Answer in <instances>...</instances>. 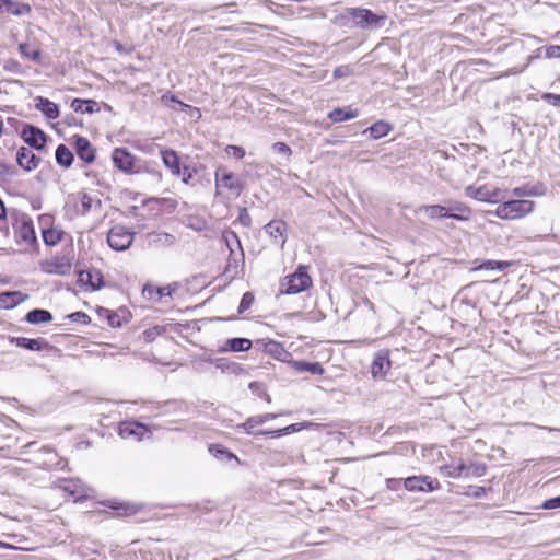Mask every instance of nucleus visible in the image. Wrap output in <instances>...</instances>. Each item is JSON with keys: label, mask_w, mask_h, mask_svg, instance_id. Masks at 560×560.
<instances>
[{"label": "nucleus", "mask_w": 560, "mask_h": 560, "mask_svg": "<svg viewBox=\"0 0 560 560\" xmlns=\"http://www.w3.org/2000/svg\"><path fill=\"white\" fill-rule=\"evenodd\" d=\"M12 219L18 244H23L28 248L36 247L38 242L31 217L25 213L13 212Z\"/></svg>", "instance_id": "f257e3e1"}, {"label": "nucleus", "mask_w": 560, "mask_h": 560, "mask_svg": "<svg viewBox=\"0 0 560 560\" xmlns=\"http://www.w3.org/2000/svg\"><path fill=\"white\" fill-rule=\"evenodd\" d=\"M535 202L526 199H514L501 202L494 214L501 220H517L534 211Z\"/></svg>", "instance_id": "f03ea898"}, {"label": "nucleus", "mask_w": 560, "mask_h": 560, "mask_svg": "<svg viewBox=\"0 0 560 560\" xmlns=\"http://www.w3.org/2000/svg\"><path fill=\"white\" fill-rule=\"evenodd\" d=\"M312 278L305 266H300L292 275L287 276L280 285L281 293L298 294L312 287Z\"/></svg>", "instance_id": "7ed1b4c3"}, {"label": "nucleus", "mask_w": 560, "mask_h": 560, "mask_svg": "<svg viewBox=\"0 0 560 560\" xmlns=\"http://www.w3.org/2000/svg\"><path fill=\"white\" fill-rule=\"evenodd\" d=\"M341 19L352 21L361 28H373L381 26V22L385 20L384 15H377L368 9L349 8L340 15Z\"/></svg>", "instance_id": "20e7f679"}, {"label": "nucleus", "mask_w": 560, "mask_h": 560, "mask_svg": "<svg viewBox=\"0 0 560 560\" xmlns=\"http://www.w3.org/2000/svg\"><path fill=\"white\" fill-rule=\"evenodd\" d=\"M465 195L477 201L498 203L505 199V191L491 185H469L465 188Z\"/></svg>", "instance_id": "39448f33"}, {"label": "nucleus", "mask_w": 560, "mask_h": 560, "mask_svg": "<svg viewBox=\"0 0 560 560\" xmlns=\"http://www.w3.org/2000/svg\"><path fill=\"white\" fill-rule=\"evenodd\" d=\"M118 434L124 440L140 442L145 439H150L152 431L144 423L135 420H126L119 423Z\"/></svg>", "instance_id": "423d86ee"}, {"label": "nucleus", "mask_w": 560, "mask_h": 560, "mask_svg": "<svg viewBox=\"0 0 560 560\" xmlns=\"http://www.w3.org/2000/svg\"><path fill=\"white\" fill-rule=\"evenodd\" d=\"M133 242V233L122 225L113 226L107 234V243L114 250H126Z\"/></svg>", "instance_id": "0eeeda50"}, {"label": "nucleus", "mask_w": 560, "mask_h": 560, "mask_svg": "<svg viewBox=\"0 0 560 560\" xmlns=\"http://www.w3.org/2000/svg\"><path fill=\"white\" fill-rule=\"evenodd\" d=\"M215 188L219 192L220 189H228L230 192L238 196L243 189L240 178L225 167H218L215 171Z\"/></svg>", "instance_id": "6e6552de"}, {"label": "nucleus", "mask_w": 560, "mask_h": 560, "mask_svg": "<svg viewBox=\"0 0 560 560\" xmlns=\"http://www.w3.org/2000/svg\"><path fill=\"white\" fill-rule=\"evenodd\" d=\"M404 487L410 492H432L440 489V482L430 476H411L404 479Z\"/></svg>", "instance_id": "1a4fd4ad"}, {"label": "nucleus", "mask_w": 560, "mask_h": 560, "mask_svg": "<svg viewBox=\"0 0 560 560\" xmlns=\"http://www.w3.org/2000/svg\"><path fill=\"white\" fill-rule=\"evenodd\" d=\"M390 366H392V363L389 360L388 351H386V350L378 351L374 355L373 362L371 364V374H372L373 378H375V380L385 378Z\"/></svg>", "instance_id": "9d476101"}, {"label": "nucleus", "mask_w": 560, "mask_h": 560, "mask_svg": "<svg viewBox=\"0 0 560 560\" xmlns=\"http://www.w3.org/2000/svg\"><path fill=\"white\" fill-rule=\"evenodd\" d=\"M115 166L124 173H133L136 158L126 148H116L112 154Z\"/></svg>", "instance_id": "9b49d317"}, {"label": "nucleus", "mask_w": 560, "mask_h": 560, "mask_svg": "<svg viewBox=\"0 0 560 560\" xmlns=\"http://www.w3.org/2000/svg\"><path fill=\"white\" fill-rule=\"evenodd\" d=\"M78 282L80 285L86 287L92 291L100 290L104 287L103 275L97 269L80 271Z\"/></svg>", "instance_id": "f8f14e48"}, {"label": "nucleus", "mask_w": 560, "mask_h": 560, "mask_svg": "<svg viewBox=\"0 0 560 560\" xmlns=\"http://www.w3.org/2000/svg\"><path fill=\"white\" fill-rule=\"evenodd\" d=\"M282 415L283 413L268 412V413H264V415L249 417L248 419H246L245 422L237 424L236 428H237V430H243L246 434L256 435L257 431H255L254 429L257 425H261V424L266 423L267 421L273 420Z\"/></svg>", "instance_id": "ddd939ff"}, {"label": "nucleus", "mask_w": 560, "mask_h": 560, "mask_svg": "<svg viewBox=\"0 0 560 560\" xmlns=\"http://www.w3.org/2000/svg\"><path fill=\"white\" fill-rule=\"evenodd\" d=\"M24 141L32 148L40 150L45 147L46 135L37 127L26 126L22 130Z\"/></svg>", "instance_id": "4468645a"}, {"label": "nucleus", "mask_w": 560, "mask_h": 560, "mask_svg": "<svg viewBox=\"0 0 560 560\" xmlns=\"http://www.w3.org/2000/svg\"><path fill=\"white\" fill-rule=\"evenodd\" d=\"M265 231L269 236L273 240L275 244L280 245L281 247L285 244V231L287 224L281 220H272L266 226Z\"/></svg>", "instance_id": "2eb2a0df"}, {"label": "nucleus", "mask_w": 560, "mask_h": 560, "mask_svg": "<svg viewBox=\"0 0 560 560\" xmlns=\"http://www.w3.org/2000/svg\"><path fill=\"white\" fill-rule=\"evenodd\" d=\"M16 161L21 167L26 171L35 170L38 166L39 159L32 149L22 147L16 152Z\"/></svg>", "instance_id": "dca6fc26"}, {"label": "nucleus", "mask_w": 560, "mask_h": 560, "mask_svg": "<svg viewBox=\"0 0 560 560\" xmlns=\"http://www.w3.org/2000/svg\"><path fill=\"white\" fill-rule=\"evenodd\" d=\"M11 342L31 351H43L50 348L49 343L42 338L30 339L25 337H13L11 338Z\"/></svg>", "instance_id": "f3484780"}, {"label": "nucleus", "mask_w": 560, "mask_h": 560, "mask_svg": "<svg viewBox=\"0 0 560 560\" xmlns=\"http://www.w3.org/2000/svg\"><path fill=\"white\" fill-rule=\"evenodd\" d=\"M161 158L164 165L171 171L173 175L178 176L182 174L179 158L174 150H161Z\"/></svg>", "instance_id": "a211bd4d"}, {"label": "nucleus", "mask_w": 560, "mask_h": 560, "mask_svg": "<svg viewBox=\"0 0 560 560\" xmlns=\"http://www.w3.org/2000/svg\"><path fill=\"white\" fill-rule=\"evenodd\" d=\"M446 209H450L448 218L457 221H468L471 217V209L460 201H452Z\"/></svg>", "instance_id": "6ab92c4d"}, {"label": "nucleus", "mask_w": 560, "mask_h": 560, "mask_svg": "<svg viewBox=\"0 0 560 560\" xmlns=\"http://www.w3.org/2000/svg\"><path fill=\"white\" fill-rule=\"evenodd\" d=\"M78 156L86 163H92L95 159V152L86 138L79 137L75 140Z\"/></svg>", "instance_id": "aec40b11"}, {"label": "nucleus", "mask_w": 560, "mask_h": 560, "mask_svg": "<svg viewBox=\"0 0 560 560\" xmlns=\"http://www.w3.org/2000/svg\"><path fill=\"white\" fill-rule=\"evenodd\" d=\"M417 213L424 214L428 219H443L448 218L450 209H446V206L441 205H430V206H421L417 209Z\"/></svg>", "instance_id": "412c9836"}, {"label": "nucleus", "mask_w": 560, "mask_h": 560, "mask_svg": "<svg viewBox=\"0 0 560 560\" xmlns=\"http://www.w3.org/2000/svg\"><path fill=\"white\" fill-rule=\"evenodd\" d=\"M359 116V110L353 109L351 106L337 107L328 114V118L332 122H342L350 119H354Z\"/></svg>", "instance_id": "4be33fe9"}, {"label": "nucleus", "mask_w": 560, "mask_h": 560, "mask_svg": "<svg viewBox=\"0 0 560 560\" xmlns=\"http://www.w3.org/2000/svg\"><path fill=\"white\" fill-rule=\"evenodd\" d=\"M0 3H2V9H0V12L9 13L12 15L22 16L30 13L31 11L28 4L20 3L13 0H0Z\"/></svg>", "instance_id": "5701e85b"}, {"label": "nucleus", "mask_w": 560, "mask_h": 560, "mask_svg": "<svg viewBox=\"0 0 560 560\" xmlns=\"http://www.w3.org/2000/svg\"><path fill=\"white\" fill-rule=\"evenodd\" d=\"M25 295L20 291L2 292L0 293V307L1 308H13L16 305L24 302Z\"/></svg>", "instance_id": "b1692460"}, {"label": "nucleus", "mask_w": 560, "mask_h": 560, "mask_svg": "<svg viewBox=\"0 0 560 560\" xmlns=\"http://www.w3.org/2000/svg\"><path fill=\"white\" fill-rule=\"evenodd\" d=\"M149 244L156 247H170L175 244L176 237L166 232H153L148 234Z\"/></svg>", "instance_id": "393cba45"}, {"label": "nucleus", "mask_w": 560, "mask_h": 560, "mask_svg": "<svg viewBox=\"0 0 560 560\" xmlns=\"http://www.w3.org/2000/svg\"><path fill=\"white\" fill-rule=\"evenodd\" d=\"M36 107L49 119H55L59 116L58 106L48 98L38 97Z\"/></svg>", "instance_id": "a878e982"}, {"label": "nucleus", "mask_w": 560, "mask_h": 560, "mask_svg": "<svg viewBox=\"0 0 560 560\" xmlns=\"http://www.w3.org/2000/svg\"><path fill=\"white\" fill-rule=\"evenodd\" d=\"M292 366L298 372H307L313 375H322L324 373V369L318 362H307V361H293Z\"/></svg>", "instance_id": "bb28decb"}, {"label": "nucleus", "mask_w": 560, "mask_h": 560, "mask_svg": "<svg viewBox=\"0 0 560 560\" xmlns=\"http://www.w3.org/2000/svg\"><path fill=\"white\" fill-rule=\"evenodd\" d=\"M71 108L75 113H88V114H92V113L98 110L97 103L95 101L81 100V98H74L71 102Z\"/></svg>", "instance_id": "cd10ccee"}, {"label": "nucleus", "mask_w": 560, "mask_h": 560, "mask_svg": "<svg viewBox=\"0 0 560 560\" xmlns=\"http://www.w3.org/2000/svg\"><path fill=\"white\" fill-rule=\"evenodd\" d=\"M25 318L30 324H44L49 323L52 319V315L49 311L35 308L30 311Z\"/></svg>", "instance_id": "c85d7f7f"}, {"label": "nucleus", "mask_w": 560, "mask_h": 560, "mask_svg": "<svg viewBox=\"0 0 560 560\" xmlns=\"http://www.w3.org/2000/svg\"><path fill=\"white\" fill-rule=\"evenodd\" d=\"M390 130L392 126L388 122L384 120H378L374 122L371 127H369L364 132L369 131L371 138L376 140L387 136L390 132Z\"/></svg>", "instance_id": "c756f323"}, {"label": "nucleus", "mask_w": 560, "mask_h": 560, "mask_svg": "<svg viewBox=\"0 0 560 560\" xmlns=\"http://www.w3.org/2000/svg\"><path fill=\"white\" fill-rule=\"evenodd\" d=\"M466 464L460 462L458 465H443L440 467V471L450 478L458 479L465 477Z\"/></svg>", "instance_id": "7c9ffc66"}, {"label": "nucleus", "mask_w": 560, "mask_h": 560, "mask_svg": "<svg viewBox=\"0 0 560 560\" xmlns=\"http://www.w3.org/2000/svg\"><path fill=\"white\" fill-rule=\"evenodd\" d=\"M56 161L63 167H69L73 162L72 152L65 144H59L56 149Z\"/></svg>", "instance_id": "2f4dec72"}, {"label": "nucleus", "mask_w": 560, "mask_h": 560, "mask_svg": "<svg viewBox=\"0 0 560 560\" xmlns=\"http://www.w3.org/2000/svg\"><path fill=\"white\" fill-rule=\"evenodd\" d=\"M209 453L213 457L221 459V460L235 459L237 463L240 462L236 455H234L232 452H230L229 450H226L225 447H223L220 444L209 445Z\"/></svg>", "instance_id": "473e14b6"}, {"label": "nucleus", "mask_w": 560, "mask_h": 560, "mask_svg": "<svg viewBox=\"0 0 560 560\" xmlns=\"http://www.w3.org/2000/svg\"><path fill=\"white\" fill-rule=\"evenodd\" d=\"M42 234L44 243L48 246L57 245L62 238V231L55 228L45 229Z\"/></svg>", "instance_id": "72a5a7b5"}, {"label": "nucleus", "mask_w": 560, "mask_h": 560, "mask_svg": "<svg viewBox=\"0 0 560 560\" xmlns=\"http://www.w3.org/2000/svg\"><path fill=\"white\" fill-rule=\"evenodd\" d=\"M226 343L233 352H244L252 348V341L247 338H232Z\"/></svg>", "instance_id": "f704fd0d"}, {"label": "nucleus", "mask_w": 560, "mask_h": 560, "mask_svg": "<svg viewBox=\"0 0 560 560\" xmlns=\"http://www.w3.org/2000/svg\"><path fill=\"white\" fill-rule=\"evenodd\" d=\"M19 51L21 55L30 60L39 61L42 52L38 48L33 47L27 43H22L19 45Z\"/></svg>", "instance_id": "c9c22d12"}, {"label": "nucleus", "mask_w": 560, "mask_h": 560, "mask_svg": "<svg viewBox=\"0 0 560 560\" xmlns=\"http://www.w3.org/2000/svg\"><path fill=\"white\" fill-rule=\"evenodd\" d=\"M487 467L482 463H474L466 465L465 477H482L486 474Z\"/></svg>", "instance_id": "e433bc0d"}, {"label": "nucleus", "mask_w": 560, "mask_h": 560, "mask_svg": "<svg viewBox=\"0 0 560 560\" xmlns=\"http://www.w3.org/2000/svg\"><path fill=\"white\" fill-rule=\"evenodd\" d=\"M179 405H180V402L177 400H167V401H163V402H158L153 407V411L155 412V416L167 415L171 412V407H173V406L177 407Z\"/></svg>", "instance_id": "4c0bfd02"}, {"label": "nucleus", "mask_w": 560, "mask_h": 560, "mask_svg": "<svg viewBox=\"0 0 560 560\" xmlns=\"http://www.w3.org/2000/svg\"><path fill=\"white\" fill-rule=\"evenodd\" d=\"M509 266H511V262H509V261L486 260L478 268L486 269V270H504Z\"/></svg>", "instance_id": "58836bf2"}, {"label": "nucleus", "mask_w": 560, "mask_h": 560, "mask_svg": "<svg viewBox=\"0 0 560 560\" xmlns=\"http://www.w3.org/2000/svg\"><path fill=\"white\" fill-rule=\"evenodd\" d=\"M65 490L69 491L72 495L83 497L85 493L84 486L79 481L70 480Z\"/></svg>", "instance_id": "ea45409f"}, {"label": "nucleus", "mask_w": 560, "mask_h": 560, "mask_svg": "<svg viewBox=\"0 0 560 560\" xmlns=\"http://www.w3.org/2000/svg\"><path fill=\"white\" fill-rule=\"evenodd\" d=\"M254 294L252 292H245L242 296V300L240 302V305H238V314H243L245 313L247 310L250 308V306L253 305L254 303Z\"/></svg>", "instance_id": "a19ab883"}, {"label": "nucleus", "mask_w": 560, "mask_h": 560, "mask_svg": "<svg viewBox=\"0 0 560 560\" xmlns=\"http://www.w3.org/2000/svg\"><path fill=\"white\" fill-rule=\"evenodd\" d=\"M311 425H312L311 422L293 423V424H290V425H287V427L282 428L281 432H282V435H287V434L299 432V431H301V430H303L305 428H308Z\"/></svg>", "instance_id": "79ce46f5"}, {"label": "nucleus", "mask_w": 560, "mask_h": 560, "mask_svg": "<svg viewBox=\"0 0 560 560\" xmlns=\"http://www.w3.org/2000/svg\"><path fill=\"white\" fill-rule=\"evenodd\" d=\"M80 202H81V213L86 214L88 212L91 211L94 201L90 195L82 192V194H80Z\"/></svg>", "instance_id": "37998d69"}, {"label": "nucleus", "mask_w": 560, "mask_h": 560, "mask_svg": "<svg viewBox=\"0 0 560 560\" xmlns=\"http://www.w3.org/2000/svg\"><path fill=\"white\" fill-rule=\"evenodd\" d=\"M352 73H353V68L351 66L342 65V66L337 67L334 70V78L335 79L348 78V77L352 75Z\"/></svg>", "instance_id": "c03bdc74"}, {"label": "nucleus", "mask_w": 560, "mask_h": 560, "mask_svg": "<svg viewBox=\"0 0 560 560\" xmlns=\"http://www.w3.org/2000/svg\"><path fill=\"white\" fill-rule=\"evenodd\" d=\"M60 267L58 260H49L43 265V270L47 273H65V271L59 270Z\"/></svg>", "instance_id": "a18cd8bd"}, {"label": "nucleus", "mask_w": 560, "mask_h": 560, "mask_svg": "<svg viewBox=\"0 0 560 560\" xmlns=\"http://www.w3.org/2000/svg\"><path fill=\"white\" fill-rule=\"evenodd\" d=\"M69 319L74 322V323H80V324H89L91 322V318L90 316L84 313V312H74V313H71L69 316Z\"/></svg>", "instance_id": "49530a36"}, {"label": "nucleus", "mask_w": 560, "mask_h": 560, "mask_svg": "<svg viewBox=\"0 0 560 560\" xmlns=\"http://www.w3.org/2000/svg\"><path fill=\"white\" fill-rule=\"evenodd\" d=\"M225 152L233 158L241 160L245 156V150L238 145H228Z\"/></svg>", "instance_id": "de8ad7c7"}, {"label": "nucleus", "mask_w": 560, "mask_h": 560, "mask_svg": "<svg viewBox=\"0 0 560 560\" xmlns=\"http://www.w3.org/2000/svg\"><path fill=\"white\" fill-rule=\"evenodd\" d=\"M272 150L279 154H283L285 156H290L292 151L290 147L284 142H276L272 144Z\"/></svg>", "instance_id": "09e8293b"}, {"label": "nucleus", "mask_w": 560, "mask_h": 560, "mask_svg": "<svg viewBox=\"0 0 560 560\" xmlns=\"http://www.w3.org/2000/svg\"><path fill=\"white\" fill-rule=\"evenodd\" d=\"M542 100L552 106L560 107V94L545 93Z\"/></svg>", "instance_id": "8fccbe9b"}, {"label": "nucleus", "mask_w": 560, "mask_h": 560, "mask_svg": "<svg viewBox=\"0 0 560 560\" xmlns=\"http://www.w3.org/2000/svg\"><path fill=\"white\" fill-rule=\"evenodd\" d=\"M174 291H175V288L172 287V285H166V287L158 288L156 301H159L160 299H162L164 296H171Z\"/></svg>", "instance_id": "3c124183"}, {"label": "nucleus", "mask_w": 560, "mask_h": 560, "mask_svg": "<svg viewBox=\"0 0 560 560\" xmlns=\"http://www.w3.org/2000/svg\"><path fill=\"white\" fill-rule=\"evenodd\" d=\"M542 508L546 510H553L560 508V495L546 500L542 503Z\"/></svg>", "instance_id": "603ef678"}, {"label": "nucleus", "mask_w": 560, "mask_h": 560, "mask_svg": "<svg viewBox=\"0 0 560 560\" xmlns=\"http://www.w3.org/2000/svg\"><path fill=\"white\" fill-rule=\"evenodd\" d=\"M256 435H265V436L273 439V438L282 436V432H281V429H278V430H261V431H257Z\"/></svg>", "instance_id": "864d4df0"}, {"label": "nucleus", "mask_w": 560, "mask_h": 560, "mask_svg": "<svg viewBox=\"0 0 560 560\" xmlns=\"http://www.w3.org/2000/svg\"><path fill=\"white\" fill-rule=\"evenodd\" d=\"M156 291L158 288H154L152 285H145L142 292L147 299L156 301Z\"/></svg>", "instance_id": "5fc2aeb1"}, {"label": "nucleus", "mask_w": 560, "mask_h": 560, "mask_svg": "<svg viewBox=\"0 0 560 560\" xmlns=\"http://www.w3.org/2000/svg\"><path fill=\"white\" fill-rule=\"evenodd\" d=\"M113 509L118 511V514H133L136 512L133 506L120 504L119 506L112 505Z\"/></svg>", "instance_id": "6e6d98bb"}, {"label": "nucleus", "mask_w": 560, "mask_h": 560, "mask_svg": "<svg viewBox=\"0 0 560 560\" xmlns=\"http://www.w3.org/2000/svg\"><path fill=\"white\" fill-rule=\"evenodd\" d=\"M512 194L515 196V197H524V196H530V195H534V192L532 191H528L526 189V187H516L512 190Z\"/></svg>", "instance_id": "4d7b16f0"}, {"label": "nucleus", "mask_w": 560, "mask_h": 560, "mask_svg": "<svg viewBox=\"0 0 560 560\" xmlns=\"http://www.w3.org/2000/svg\"><path fill=\"white\" fill-rule=\"evenodd\" d=\"M547 56L549 58H560V46H558V45L550 46L547 49Z\"/></svg>", "instance_id": "13d9d810"}, {"label": "nucleus", "mask_w": 560, "mask_h": 560, "mask_svg": "<svg viewBox=\"0 0 560 560\" xmlns=\"http://www.w3.org/2000/svg\"><path fill=\"white\" fill-rule=\"evenodd\" d=\"M108 324L112 326V327H119L121 325V322L119 319V316L115 313L113 314H109L108 317Z\"/></svg>", "instance_id": "bf43d9fd"}, {"label": "nucleus", "mask_w": 560, "mask_h": 560, "mask_svg": "<svg viewBox=\"0 0 560 560\" xmlns=\"http://www.w3.org/2000/svg\"><path fill=\"white\" fill-rule=\"evenodd\" d=\"M159 334V329L158 328H152V329H148L143 332V336H144V339L145 341L150 342L152 341L155 336Z\"/></svg>", "instance_id": "052dcab7"}, {"label": "nucleus", "mask_w": 560, "mask_h": 560, "mask_svg": "<svg viewBox=\"0 0 560 560\" xmlns=\"http://www.w3.org/2000/svg\"><path fill=\"white\" fill-rule=\"evenodd\" d=\"M20 68H21V65L16 60H13V59L8 60L5 63V69L10 70V71L18 72L20 70Z\"/></svg>", "instance_id": "680f3d73"}, {"label": "nucleus", "mask_w": 560, "mask_h": 560, "mask_svg": "<svg viewBox=\"0 0 560 560\" xmlns=\"http://www.w3.org/2000/svg\"><path fill=\"white\" fill-rule=\"evenodd\" d=\"M401 483L404 479H387V488L390 490H396Z\"/></svg>", "instance_id": "e2e57ef3"}, {"label": "nucleus", "mask_w": 560, "mask_h": 560, "mask_svg": "<svg viewBox=\"0 0 560 560\" xmlns=\"http://www.w3.org/2000/svg\"><path fill=\"white\" fill-rule=\"evenodd\" d=\"M472 495L476 498H481L486 494V489L483 487H474Z\"/></svg>", "instance_id": "0e129e2a"}, {"label": "nucleus", "mask_w": 560, "mask_h": 560, "mask_svg": "<svg viewBox=\"0 0 560 560\" xmlns=\"http://www.w3.org/2000/svg\"><path fill=\"white\" fill-rule=\"evenodd\" d=\"M192 175L190 173V171L187 168V167H184V171H183V182L185 184H188L189 180L191 179Z\"/></svg>", "instance_id": "69168bd1"}, {"label": "nucleus", "mask_w": 560, "mask_h": 560, "mask_svg": "<svg viewBox=\"0 0 560 560\" xmlns=\"http://www.w3.org/2000/svg\"><path fill=\"white\" fill-rule=\"evenodd\" d=\"M7 217V208L4 206L3 200L0 198V219H5Z\"/></svg>", "instance_id": "338daca9"}, {"label": "nucleus", "mask_w": 560, "mask_h": 560, "mask_svg": "<svg viewBox=\"0 0 560 560\" xmlns=\"http://www.w3.org/2000/svg\"><path fill=\"white\" fill-rule=\"evenodd\" d=\"M0 548L12 549L13 546H11V545H9L7 542L0 541Z\"/></svg>", "instance_id": "774afa93"}]
</instances>
